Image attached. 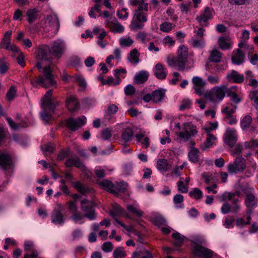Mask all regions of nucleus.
Here are the masks:
<instances>
[{"label": "nucleus", "instance_id": "f257e3e1", "mask_svg": "<svg viewBox=\"0 0 258 258\" xmlns=\"http://www.w3.org/2000/svg\"><path fill=\"white\" fill-rule=\"evenodd\" d=\"M66 49V46L62 41H54L50 47L46 45H41L37 51V58L48 62L52 61L53 58L59 59L63 55Z\"/></svg>", "mask_w": 258, "mask_h": 258}, {"label": "nucleus", "instance_id": "f03ea898", "mask_svg": "<svg viewBox=\"0 0 258 258\" xmlns=\"http://www.w3.org/2000/svg\"><path fill=\"white\" fill-rule=\"evenodd\" d=\"M52 72L49 66L45 67L43 69L44 77L40 76L38 77L30 79L31 84L34 87H37V85H39L45 88L56 86V83L54 80V75Z\"/></svg>", "mask_w": 258, "mask_h": 258}, {"label": "nucleus", "instance_id": "7ed1b4c3", "mask_svg": "<svg viewBox=\"0 0 258 258\" xmlns=\"http://www.w3.org/2000/svg\"><path fill=\"white\" fill-rule=\"evenodd\" d=\"M148 10V4L140 6L134 12V15L131 21L130 28L131 30L136 31L138 30H142L144 27V23L147 21V14L145 12Z\"/></svg>", "mask_w": 258, "mask_h": 258}, {"label": "nucleus", "instance_id": "20e7f679", "mask_svg": "<svg viewBox=\"0 0 258 258\" xmlns=\"http://www.w3.org/2000/svg\"><path fill=\"white\" fill-rule=\"evenodd\" d=\"M188 56V48L184 45H180L177 52L176 57L178 61V70L183 71L185 70H189L190 67L187 64Z\"/></svg>", "mask_w": 258, "mask_h": 258}, {"label": "nucleus", "instance_id": "39448f33", "mask_svg": "<svg viewBox=\"0 0 258 258\" xmlns=\"http://www.w3.org/2000/svg\"><path fill=\"white\" fill-rule=\"evenodd\" d=\"M43 28L46 32H51V33L56 34L59 28V22L56 15H50L45 18V22Z\"/></svg>", "mask_w": 258, "mask_h": 258}, {"label": "nucleus", "instance_id": "423d86ee", "mask_svg": "<svg viewBox=\"0 0 258 258\" xmlns=\"http://www.w3.org/2000/svg\"><path fill=\"white\" fill-rule=\"evenodd\" d=\"M182 131L177 134L178 136L183 141L186 142L197 133V127L190 122H186L182 124Z\"/></svg>", "mask_w": 258, "mask_h": 258}, {"label": "nucleus", "instance_id": "0eeeda50", "mask_svg": "<svg viewBox=\"0 0 258 258\" xmlns=\"http://www.w3.org/2000/svg\"><path fill=\"white\" fill-rule=\"evenodd\" d=\"M246 166L245 159L240 156L237 157L233 163L228 165L227 169L229 173L236 174L242 172L245 169Z\"/></svg>", "mask_w": 258, "mask_h": 258}, {"label": "nucleus", "instance_id": "6e6552de", "mask_svg": "<svg viewBox=\"0 0 258 258\" xmlns=\"http://www.w3.org/2000/svg\"><path fill=\"white\" fill-rule=\"evenodd\" d=\"M81 208L82 211L85 213L84 217L90 220L96 219V215L95 213V205L91 201L84 199L81 202Z\"/></svg>", "mask_w": 258, "mask_h": 258}, {"label": "nucleus", "instance_id": "1a4fd4ad", "mask_svg": "<svg viewBox=\"0 0 258 258\" xmlns=\"http://www.w3.org/2000/svg\"><path fill=\"white\" fill-rule=\"evenodd\" d=\"M85 120L84 116L78 118L70 117L65 120L66 126L71 132H75L85 123Z\"/></svg>", "mask_w": 258, "mask_h": 258}, {"label": "nucleus", "instance_id": "9d476101", "mask_svg": "<svg viewBox=\"0 0 258 258\" xmlns=\"http://www.w3.org/2000/svg\"><path fill=\"white\" fill-rule=\"evenodd\" d=\"M225 95L224 87H215L205 94V97L212 101L216 99L222 100Z\"/></svg>", "mask_w": 258, "mask_h": 258}, {"label": "nucleus", "instance_id": "9b49d317", "mask_svg": "<svg viewBox=\"0 0 258 258\" xmlns=\"http://www.w3.org/2000/svg\"><path fill=\"white\" fill-rule=\"evenodd\" d=\"M63 207L60 204H57L51 215V222L56 225H61L64 222V218L62 214Z\"/></svg>", "mask_w": 258, "mask_h": 258}, {"label": "nucleus", "instance_id": "f8f14e48", "mask_svg": "<svg viewBox=\"0 0 258 258\" xmlns=\"http://www.w3.org/2000/svg\"><path fill=\"white\" fill-rule=\"evenodd\" d=\"M213 11L208 7L205 8L204 11L198 16L196 19L200 23L202 27H207L209 25L208 21L213 18Z\"/></svg>", "mask_w": 258, "mask_h": 258}, {"label": "nucleus", "instance_id": "ddd939ff", "mask_svg": "<svg viewBox=\"0 0 258 258\" xmlns=\"http://www.w3.org/2000/svg\"><path fill=\"white\" fill-rule=\"evenodd\" d=\"M106 27L114 33H121L124 30V27L121 25L115 18H110L107 19L105 22Z\"/></svg>", "mask_w": 258, "mask_h": 258}, {"label": "nucleus", "instance_id": "4468645a", "mask_svg": "<svg viewBox=\"0 0 258 258\" xmlns=\"http://www.w3.org/2000/svg\"><path fill=\"white\" fill-rule=\"evenodd\" d=\"M192 251L195 255L202 258H212L213 255V251L198 243L193 246Z\"/></svg>", "mask_w": 258, "mask_h": 258}, {"label": "nucleus", "instance_id": "2eb2a0df", "mask_svg": "<svg viewBox=\"0 0 258 258\" xmlns=\"http://www.w3.org/2000/svg\"><path fill=\"white\" fill-rule=\"evenodd\" d=\"M224 143L229 147H234L237 141V135L235 129L228 128L223 137Z\"/></svg>", "mask_w": 258, "mask_h": 258}, {"label": "nucleus", "instance_id": "dca6fc26", "mask_svg": "<svg viewBox=\"0 0 258 258\" xmlns=\"http://www.w3.org/2000/svg\"><path fill=\"white\" fill-rule=\"evenodd\" d=\"M11 155L7 152L0 153V166L4 170L11 169L13 166Z\"/></svg>", "mask_w": 258, "mask_h": 258}, {"label": "nucleus", "instance_id": "f3484780", "mask_svg": "<svg viewBox=\"0 0 258 258\" xmlns=\"http://www.w3.org/2000/svg\"><path fill=\"white\" fill-rule=\"evenodd\" d=\"M244 204L246 208V214L251 215L252 210L257 206V200L255 196L252 194H247L246 195Z\"/></svg>", "mask_w": 258, "mask_h": 258}, {"label": "nucleus", "instance_id": "a211bd4d", "mask_svg": "<svg viewBox=\"0 0 258 258\" xmlns=\"http://www.w3.org/2000/svg\"><path fill=\"white\" fill-rule=\"evenodd\" d=\"M24 250L26 253L24 254V258H37L38 253L34 248V244L31 241H26L24 245Z\"/></svg>", "mask_w": 258, "mask_h": 258}, {"label": "nucleus", "instance_id": "6ab92c4d", "mask_svg": "<svg viewBox=\"0 0 258 258\" xmlns=\"http://www.w3.org/2000/svg\"><path fill=\"white\" fill-rule=\"evenodd\" d=\"M66 106L69 111L73 112L79 109L80 103L75 96L70 95L67 98Z\"/></svg>", "mask_w": 258, "mask_h": 258}, {"label": "nucleus", "instance_id": "aec40b11", "mask_svg": "<svg viewBox=\"0 0 258 258\" xmlns=\"http://www.w3.org/2000/svg\"><path fill=\"white\" fill-rule=\"evenodd\" d=\"M252 118L249 115L244 116L240 121V126L243 131L248 129L251 132L256 130V127L252 124Z\"/></svg>", "mask_w": 258, "mask_h": 258}, {"label": "nucleus", "instance_id": "412c9836", "mask_svg": "<svg viewBox=\"0 0 258 258\" xmlns=\"http://www.w3.org/2000/svg\"><path fill=\"white\" fill-rule=\"evenodd\" d=\"M244 59L245 55L240 48H237L233 51L231 61L233 64H241L244 62Z\"/></svg>", "mask_w": 258, "mask_h": 258}, {"label": "nucleus", "instance_id": "4be33fe9", "mask_svg": "<svg viewBox=\"0 0 258 258\" xmlns=\"http://www.w3.org/2000/svg\"><path fill=\"white\" fill-rule=\"evenodd\" d=\"M226 79L228 82L241 84L244 81V76L239 74L235 70H232L230 73L227 74Z\"/></svg>", "mask_w": 258, "mask_h": 258}, {"label": "nucleus", "instance_id": "5701e85b", "mask_svg": "<svg viewBox=\"0 0 258 258\" xmlns=\"http://www.w3.org/2000/svg\"><path fill=\"white\" fill-rule=\"evenodd\" d=\"M65 165L67 167H71L74 166L80 168L82 171H84L86 168L85 165L81 162L80 159L78 157H73L67 159Z\"/></svg>", "mask_w": 258, "mask_h": 258}, {"label": "nucleus", "instance_id": "b1692460", "mask_svg": "<svg viewBox=\"0 0 258 258\" xmlns=\"http://www.w3.org/2000/svg\"><path fill=\"white\" fill-rule=\"evenodd\" d=\"M43 110L41 112V116L43 120L48 122L51 119L52 114L54 113L55 106L45 107V105H42Z\"/></svg>", "mask_w": 258, "mask_h": 258}, {"label": "nucleus", "instance_id": "393cba45", "mask_svg": "<svg viewBox=\"0 0 258 258\" xmlns=\"http://www.w3.org/2000/svg\"><path fill=\"white\" fill-rule=\"evenodd\" d=\"M155 69L154 75L158 79L163 80L166 78L167 73L165 71L166 69L163 64L158 63L156 64Z\"/></svg>", "mask_w": 258, "mask_h": 258}, {"label": "nucleus", "instance_id": "a878e982", "mask_svg": "<svg viewBox=\"0 0 258 258\" xmlns=\"http://www.w3.org/2000/svg\"><path fill=\"white\" fill-rule=\"evenodd\" d=\"M149 73L146 71L139 72L134 77V82L136 84L145 83L148 79Z\"/></svg>", "mask_w": 258, "mask_h": 258}, {"label": "nucleus", "instance_id": "bb28decb", "mask_svg": "<svg viewBox=\"0 0 258 258\" xmlns=\"http://www.w3.org/2000/svg\"><path fill=\"white\" fill-rule=\"evenodd\" d=\"M73 187L84 196H86L92 191L91 188L88 186L84 185L80 181L73 182Z\"/></svg>", "mask_w": 258, "mask_h": 258}, {"label": "nucleus", "instance_id": "cd10ccee", "mask_svg": "<svg viewBox=\"0 0 258 258\" xmlns=\"http://www.w3.org/2000/svg\"><path fill=\"white\" fill-rule=\"evenodd\" d=\"M73 187L84 196H86L92 191L91 188L88 186L84 185L80 181L73 182Z\"/></svg>", "mask_w": 258, "mask_h": 258}, {"label": "nucleus", "instance_id": "c85d7f7f", "mask_svg": "<svg viewBox=\"0 0 258 258\" xmlns=\"http://www.w3.org/2000/svg\"><path fill=\"white\" fill-rule=\"evenodd\" d=\"M157 168L160 172H166L170 169L171 166L166 159H159L157 162Z\"/></svg>", "mask_w": 258, "mask_h": 258}, {"label": "nucleus", "instance_id": "c756f323", "mask_svg": "<svg viewBox=\"0 0 258 258\" xmlns=\"http://www.w3.org/2000/svg\"><path fill=\"white\" fill-rule=\"evenodd\" d=\"M97 183L105 190L111 193H114L115 190L114 189V184L110 180L103 179L102 180H98Z\"/></svg>", "mask_w": 258, "mask_h": 258}, {"label": "nucleus", "instance_id": "7c9ffc66", "mask_svg": "<svg viewBox=\"0 0 258 258\" xmlns=\"http://www.w3.org/2000/svg\"><path fill=\"white\" fill-rule=\"evenodd\" d=\"M52 93V90H49L46 92L43 99L42 105H45V107L53 106L54 101L51 99Z\"/></svg>", "mask_w": 258, "mask_h": 258}, {"label": "nucleus", "instance_id": "2f4dec72", "mask_svg": "<svg viewBox=\"0 0 258 258\" xmlns=\"http://www.w3.org/2000/svg\"><path fill=\"white\" fill-rule=\"evenodd\" d=\"M140 54L138 50L135 48L130 51L127 59L132 64L136 65L140 61Z\"/></svg>", "mask_w": 258, "mask_h": 258}, {"label": "nucleus", "instance_id": "473e14b6", "mask_svg": "<svg viewBox=\"0 0 258 258\" xmlns=\"http://www.w3.org/2000/svg\"><path fill=\"white\" fill-rule=\"evenodd\" d=\"M38 15L39 12L36 9H29L26 13L27 20L29 23H32L38 19Z\"/></svg>", "mask_w": 258, "mask_h": 258}, {"label": "nucleus", "instance_id": "72a5a7b5", "mask_svg": "<svg viewBox=\"0 0 258 258\" xmlns=\"http://www.w3.org/2000/svg\"><path fill=\"white\" fill-rule=\"evenodd\" d=\"M199 154V150L195 147H192L188 154L189 161L193 163H198L200 159Z\"/></svg>", "mask_w": 258, "mask_h": 258}, {"label": "nucleus", "instance_id": "f704fd0d", "mask_svg": "<svg viewBox=\"0 0 258 258\" xmlns=\"http://www.w3.org/2000/svg\"><path fill=\"white\" fill-rule=\"evenodd\" d=\"M114 189L115 190L114 193H112L115 195H118L119 192L124 193L128 186L127 183L124 181L116 182L114 184Z\"/></svg>", "mask_w": 258, "mask_h": 258}, {"label": "nucleus", "instance_id": "c9c22d12", "mask_svg": "<svg viewBox=\"0 0 258 258\" xmlns=\"http://www.w3.org/2000/svg\"><path fill=\"white\" fill-rule=\"evenodd\" d=\"M123 209L118 205L115 204L113 205L112 209L109 211V215L112 218L116 217L124 214Z\"/></svg>", "mask_w": 258, "mask_h": 258}, {"label": "nucleus", "instance_id": "e433bc0d", "mask_svg": "<svg viewBox=\"0 0 258 258\" xmlns=\"http://www.w3.org/2000/svg\"><path fill=\"white\" fill-rule=\"evenodd\" d=\"M216 140V137L213 134H207L205 142L201 146V148L203 150L210 147L213 144V142Z\"/></svg>", "mask_w": 258, "mask_h": 258}, {"label": "nucleus", "instance_id": "4c0bfd02", "mask_svg": "<svg viewBox=\"0 0 258 258\" xmlns=\"http://www.w3.org/2000/svg\"><path fill=\"white\" fill-rule=\"evenodd\" d=\"M153 102L158 103L160 102L164 97L165 91L164 90L160 89L154 91L153 92Z\"/></svg>", "mask_w": 258, "mask_h": 258}, {"label": "nucleus", "instance_id": "58836bf2", "mask_svg": "<svg viewBox=\"0 0 258 258\" xmlns=\"http://www.w3.org/2000/svg\"><path fill=\"white\" fill-rule=\"evenodd\" d=\"M133 136V130L130 127H126L123 131L122 133L121 139L125 143H127L132 140Z\"/></svg>", "mask_w": 258, "mask_h": 258}, {"label": "nucleus", "instance_id": "ea45409f", "mask_svg": "<svg viewBox=\"0 0 258 258\" xmlns=\"http://www.w3.org/2000/svg\"><path fill=\"white\" fill-rule=\"evenodd\" d=\"M222 58V53L216 49L213 50L209 56L208 60L210 62H219Z\"/></svg>", "mask_w": 258, "mask_h": 258}, {"label": "nucleus", "instance_id": "a19ab883", "mask_svg": "<svg viewBox=\"0 0 258 258\" xmlns=\"http://www.w3.org/2000/svg\"><path fill=\"white\" fill-rule=\"evenodd\" d=\"M191 45L194 48H203L205 45V39L192 37Z\"/></svg>", "mask_w": 258, "mask_h": 258}, {"label": "nucleus", "instance_id": "79ce46f5", "mask_svg": "<svg viewBox=\"0 0 258 258\" xmlns=\"http://www.w3.org/2000/svg\"><path fill=\"white\" fill-rule=\"evenodd\" d=\"M246 220L245 221L243 218H239L236 220V225L237 227L243 228L245 225H248L250 224L251 216L250 215H247Z\"/></svg>", "mask_w": 258, "mask_h": 258}, {"label": "nucleus", "instance_id": "37998d69", "mask_svg": "<svg viewBox=\"0 0 258 258\" xmlns=\"http://www.w3.org/2000/svg\"><path fill=\"white\" fill-rule=\"evenodd\" d=\"M172 236L175 240L173 244L177 247L181 246L184 240V237L178 232L173 233Z\"/></svg>", "mask_w": 258, "mask_h": 258}, {"label": "nucleus", "instance_id": "c03bdc74", "mask_svg": "<svg viewBox=\"0 0 258 258\" xmlns=\"http://www.w3.org/2000/svg\"><path fill=\"white\" fill-rule=\"evenodd\" d=\"M113 255L114 258H124L126 256V253L122 247H118L114 250Z\"/></svg>", "mask_w": 258, "mask_h": 258}, {"label": "nucleus", "instance_id": "a18cd8bd", "mask_svg": "<svg viewBox=\"0 0 258 258\" xmlns=\"http://www.w3.org/2000/svg\"><path fill=\"white\" fill-rule=\"evenodd\" d=\"M190 197L194 198L196 200H199L202 198L203 194L202 190L198 188H195L188 193Z\"/></svg>", "mask_w": 258, "mask_h": 258}, {"label": "nucleus", "instance_id": "49530a36", "mask_svg": "<svg viewBox=\"0 0 258 258\" xmlns=\"http://www.w3.org/2000/svg\"><path fill=\"white\" fill-rule=\"evenodd\" d=\"M136 39L142 43H145L148 41V34L145 31H140L136 35Z\"/></svg>", "mask_w": 258, "mask_h": 258}, {"label": "nucleus", "instance_id": "de8ad7c7", "mask_svg": "<svg viewBox=\"0 0 258 258\" xmlns=\"http://www.w3.org/2000/svg\"><path fill=\"white\" fill-rule=\"evenodd\" d=\"M160 29L162 32L168 33L172 29V24L164 22L160 25Z\"/></svg>", "mask_w": 258, "mask_h": 258}, {"label": "nucleus", "instance_id": "09e8293b", "mask_svg": "<svg viewBox=\"0 0 258 258\" xmlns=\"http://www.w3.org/2000/svg\"><path fill=\"white\" fill-rule=\"evenodd\" d=\"M218 42L220 47L222 50L228 49L230 47V44L226 41V39L224 37L219 38Z\"/></svg>", "mask_w": 258, "mask_h": 258}, {"label": "nucleus", "instance_id": "8fccbe9b", "mask_svg": "<svg viewBox=\"0 0 258 258\" xmlns=\"http://www.w3.org/2000/svg\"><path fill=\"white\" fill-rule=\"evenodd\" d=\"M152 222L157 226L165 225L166 220L164 217L159 216L155 217L152 220Z\"/></svg>", "mask_w": 258, "mask_h": 258}, {"label": "nucleus", "instance_id": "3c124183", "mask_svg": "<svg viewBox=\"0 0 258 258\" xmlns=\"http://www.w3.org/2000/svg\"><path fill=\"white\" fill-rule=\"evenodd\" d=\"M192 82L194 85V87H204L206 85V83L202 78L199 77H193Z\"/></svg>", "mask_w": 258, "mask_h": 258}, {"label": "nucleus", "instance_id": "603ef678", "mask_svg": "<svg viewBox=\"0 0 258 258\" xmlns=\"http://www.w3.org/2000/svg\"><path fill=\"white\" fill-rule=\"evenodd\" d=\"M236 108V105L231 103L223 108L222 110V113H228L233 114L235 113Z\"/></svg>", "mask_w": 258, "mask_h": 258}, {"label": "nucleus", "instance_id": "864d4df0", "mask_svg": "<svg viewBox=\"0 0 258 258\" xmlns=\"http://www.w3.org/2000/svg\"><path fill=\"white\" fill-rule=\"evenodd\" d=\"M127 209L131 213L134 214L138 217H141L143 216V212L140 210L138 209L133 205H128Z\"/></svg>", "mask_w": 258, "mask_h": 258}, {"label": "nucleus", "instance_id": "5fc2aeb1", "mask_svg": "<svg viewBox=\"0 0 258 258\" xmlns=\"http://www.w3.org/2000/svg\"><path fill=\"white\" fill-rule=\"evenodd\" d=\"M117 106L113 104H110L108 105L106 113L107 115L111 116L115 114L118 111Z\"/></svg>", "mask_w": 258, "mask_h": 258}, {"label": "nucleus", "instance_id": "6e6d98bb", "mask_svg": "<svg viewBox=\"0 0 258 258\" xmlns=\"http://www.w3.org/2000/svg\"><path fill=\"white\" fill-rule=\"evenodd\" d=\"M180 179V180L177 182L178 190L182 193H186L188 191V187L184 184L182 181L183 177H181Z\"/></svg>", "mask_w": 258, "mask_h": 258}, {"label": "nucleus", "instance_id": "4d7b16f0", "mask_svg": "<svg viewBox=\"0 0 258 258\" xmlns=\"http://www.w3.org/2000/svg\"><path fill=\"white\" fill-rule=\"evenodd\" d=\"M16 92L15 87L11 86L6 94L7 99L9 101L13 100L16 96Z\"/></svg>", "mask_w": 258, "mask_h": 258}, {"label": "nucleus", "instance_id": "13d9d810", "mask_svg": "<svg viewBox=\"0 0 258 258\" xmlns=\"http://www.w3.org/2000/svg\"><path fill=\"white\" fill-rule=\"evenodd\" d=\"M133 40L130 37L121 38L119 40V44L120 45L128 47L132 45Z\"/></svg>", "mask_w": 258, "mask_h": 258}, {"label": "nucleus", "instance_id": "bf43d9fd", "mask_svg": "<svg viewBox=\"0 0 258 258\" xmlns=\"http://www.w3.org/2000/svg\"><path fill=\"white\" fill-rule=\"evenodd\" d=\"M17 245V242L15 240L11 238L5 239V245L4 246V249L7 250L9 246H15Z\"/></svg>", "mask_w": 258, "mask_h": 258}, {"label": "nucleus", "instance_id": "052dcab7", "mask_svg": "<svg viewBox=\"0 0 258 258\" xmlns=\"http://www.w3.org/2000/svg\"><path fill=\"white\" fill-rule=\"evenodd\" d=\"M249 97L251 101L254 103L255 108L258 110V94L256 92L253 91L250 93Z\"/></svg>", "mask_w": 258, "mask_h": 258}, {"label": "nucleus", "instance_id": "680f3d73", "mask_svg": "<svg viewBox=\"0 0 258 258\" xmlns=\"http://www.w3.org/2000/svg\"><path fill=\"white\" fill-rule=\"evenodd\" d=\"M112 132L109 128H105L101 132L102 138L104 140H109L112 136Z\"/></svg>", "mask_w": 258, "mask_h": 258}, {"label": "nucleus", "instance_id": "e2e57ef3", "mask_svg": "<svg viewBox=\"0 0 258 258\" xmlns=\"http://www.w3.org/2000/svg\"><path fill=\"white\" fill-rule=\"evenodd\" d=\"M113 248V244L109 241L104 242L102 245V249L106 252H110L112 250Z\"/></svg>", "mask_w": 258, "mask_h": 258}, {"label": "nucleus", "instance_id": "0e129e2a", "mask_svg": "<svg viewBox=\"0 0 258 258\" xmlns=\"http://www.w3.org/2000/svg\"><path fill=\"white\" fill-rule=\"evenodd\" d=\"M233 204V207H232L231 212L232 213H237L240 210V206L237 204V203L239 202V199L238 198H234L230 201Z\"/></svg>", "mask_w": 258, "mask_h": 258}, {"label": "nucleus", "instance_id": "69168bd1", "mask_svg": "<svg viewBox=\"0 0 258 258\" xmlns=\"http://www.w3.org/2000/svg\"><path fill=\"white\" fill-rule=\"evenodd\" d=\"M12 35V31H7L4 36L2 40V43L5 45L7 44L8 43H11V38Z\"/></svg>", "mask_w": 258, "mask_h": 258}, {"label": "nucleus", "instance_id": "338daca9", "mask_svg": "<svg viewBox=\"0 0 258 258\" xmlns=\"http://www.w3.org/2000/svg\"><path fill=\"white\" fill-rule=\"evenodd\" d=\"M191 102L188 99H184L182 100L179 106V110H184L185 109H189L190 107Z\"/></svg>", "mask_w": 258, "mask_h": 258}, {"label": "nucleus", "instance_id": "774afa93", "mask_svg": "<svg viewBox=\"0 0 258 258\" xmlns=\"http://www.w3.org/2000/svg\"><path fill=\"white\" fill-rule=\"evenodd\" d=\"M221 212L223 214H226L231 212L232 207L228 202L224 203L221 207Z\"/></svg>", "mask_w": 258, "mask_h": 258}]
</instances>
